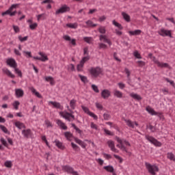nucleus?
Masks as SVG:
<instances>
[{"label":"nucleus","mask_w":175,"mask_h":175,"mask_svg":"<svg viewBox=\"0 0 175 175\" xmlns=\"http://www.w3.org/2000/svg\"><path fill=\"white\" fill-rule=\"evenodd\" d=\"M89 72L90 75L92 76V77H95V79H96V77H98L99 75H102L103 70H102V68H100V67L97 66L95 68L92 67L89 70Z\"/></svg>","instance_id":"obj_1"},{"label":"nucleus","mask_w":175,"mask_h":175,"mask_svg":"<svg viewBox=\"0 0 175 175\" xmlns=\"http://www.w3.org/2000/svg\"><path fill=\"white\" fill-rule=\"evenodd\" d=\"M145 165L148 172L152 175H157L155 172H159V167L155 165H152L150 163H146Z\"/></svg>","instance_id":"obj_2"},{"label":"nucleus","mask_w":175,"mask_h":175,"mask_svg":"<svg viewBox=\"0 0 175 175\" xmlns=\"http://www.w3.org/2000/svg\"><path fill=\"white\" fill-rule=\"evenodd\" d=\"M66 12H70V8L66 5H64L59 10H56L55 14H61L62 13H66Z\"/></svg>","instance_id":"obj_3"},{"label":"nucleus","mask_w":175,"mask_h":175,"mask_svg":"<svg viewBox=\"0 0 175 175\" xmlns=\"http://www.w3.org/2000/svg\"><path fill=\"white\" fill-rule=\"evenodd\" d=\"M6 64L10 68H13V69L17 68V62L13 58H10L6 60Z\"/></svg>","instance_id":"obj_4"},{"label":"nucleus","mask_w":175,"mask_h":175,"mask_svg":"<svg viewBox=\"0 0 175 175\" xmlns=\"http://www.w3.org/2000/svg\"><path fill=\"white\" fill-rule=\"evenodd\" d=\"M159 34L161 35V36H169L172 38V32L169 30H165V29H161Z\"/></svg>","instance_id":"obj_5"},{"label":"nucleus","mask_w":175,"mask_h":175,"mask_svg":"<svg viewBox=\"0 0 175 175\" xmlns=\"http://www.w3.org/2000/svg\"><path fill=\"white\" fill-rule=\"evenodd\" d=\"M110 95H111V92L109 90H103L101 92V96L103 99H107Z\"/></svg>","instance_id":"obj_6"},{"label":"nucleus","mask_w":175,"mask_h":175,"mask_svg":"<svg viewBox=\"0 0 175 175\" xmlns=\"http://www.w3.org/2000/svg\"><path fill=\"white\" fill-rule=\"evenodd\" d=\"M63 170H65L66 173H68L69 174H72L75 172V170L73 167L69 166V165H64L62 167Z\"/></svg>","instance_id":"obj_7"},{"label":"nucleus","mask_w":175,"mask_h":175,"mask_svg":"<svg viewBox=\"0 0 175 175\" xmlns=\"http://www.w3.org/2000/svg\"><path fill=\"white\" fill-rule=\"evenodd\" d=\"M74 139L77 144H79V146H81V147H82V148H85L87 147V144L81 141V139H79L77 137H75Z\"/></svg>","instance_id":"obj_8"},{"label":"nucleus","mask_w":175,"mask_h":175,"mask_svg":"<svg viewBox=\"0 0 175 175\" xmlns=\"http://www.w3.org/2000/svg\"><path fill=\"white\" fill-rule=\"evenodd\" d=\"M15 95L16 98H23L24 96V90L22 89H15Z\"/></svg>","instance_id":"obj_9"},{"label":"nucleus","mask_w":175,"mask_h":175,"mask_svg":"<svg viewBox=\"0 0 175 175\" xmlns=\"http://www.w3.org/2000/svg\"><path fill=\"white\" fill-rule=\"evenodd\" d=\"M2 72L8 75V77H11V79H14V77H16V75L12 74V72H10V70H9L8 68H3Z\"/></svg>","instance_id":"obj_10"},{"label":"nucleus","mask_w":175,"mask_h":175,"mask_svg":"<svg viewBox=\"0 0 175 175\" xmlns=\"http://www.w3.org/2000/svg\"><path fill=\"white\" fill-rule=\"evenodd\" d=\"M99 39H100V40H103V42L105 43H108V44H109V46H111V44H112L111 41H110V40L107 39V37H106L105 35H100Z\"/></svg>","instance_id":"obj_11"},{"label":"nucleus","mask_w":175,"mask_h":175,"mask_svg":"<svg viewBox=\"0 0 175 175\" xmlns=\"http://www.w3.org/2000/svg\"><path fill=\"white\" fill-rule=\"evenodd\" d=\"M59 114L62 117H63V118H65V120H67V121H69V122H70V116L68 115L70 114V113L66 112L64 113L63 111H61L59 112Z\"/></svg>","instance_id":"obj_12"},{"label":"nucleus","mask_w":175,"mask_h":175,"mask_svg":"<svg viewBox=\"0 0 175 175\" xmlns=\"http://www.w3.org/2000/svg\"><path fill=\"white\" fill-rule=\"evenodd\" d=\"M54 143H55V146H57L59 150H65V146H64L62 142H59V140L55 139Z\"/></svg>","instance_id":"obj_13"},{"label":"nucleus","mask_w":175,"mask_h":175,"mask_svg":"<svg viewBox=\"0 0 175 175\" xmlns=\"http://www.w3.org/2000/svg\"><path fill=\"white\" fill-rule=\"evenodd\" d=\"M22 133L23 135H24V136L28 139V137H29V136H31V133H32V132L31 131V129H28L27 130L24 129L22 131Z\"/></svg>","instance_id":"obj_14"},{"label":"nucleus","mask_w":175,"mask_h":175,"mask_svg":"<svg viewBox=\"0 0 175 175\" xmlns=\"http://www.w3.org/2000/svg\"><path fill=\"white\" fill-rule=\"evenodd\" d=\"M107 144L109 148H111V151H113V152H116L117 149H116V146H114V142L109 140L107 142Z\"/></svg>","instance_id":"obj_15"},{"label":"nucleus","mask_w":175,"mask_h":175,"mask_svg":"<svg viewBox=\"0 0 175 175\" xmlns=\"http://www.w3.org/2000/svg\"><path fill=\"white\" fill-rule=\"evenodd\" d=\"M57 125H59L60 128H62V129H64V131H66V129H68V126L65 125V123H64L62 120H57Z\"/></svg>","instance_id":"obj_16"},{"label":"nucleus","mask_w":175,"mask_h":175,"mask_svg":"<svg viewBox=\"0 0 175 175\" xmlns=\"http://www.w3.org/2000/svg\"><path fill=\"white\" fill-rule=\"evenodd\" d=\"M129 35H131V36H136L140 35V33H142V30L137 29L135 31H129Z\"/></svg>","instance_id":"obj_17"},{"label":"nucleus","mask_w":175,"mask_h":175,"mask_svg":"<svg viewBox=\"0 0 175 175\" xmlns=\"http://www.w3.org/2000/svg\"><path fill=\"white\" fill-rule=\"evenodd\" d=\"M30 90L32 94H33V95L37 96V98H39L40 99H42V98H43V96H42V95L38 92H37L35 88H31Z\"/></svg>","instance_id":"obj_18"},{"label":"nucleus","mask_w":175,"mask_h":175,"mask_svg":"<svg viewBox=\"0 0 175 175\" xmlns=\"http://www.w3.org/2000/svg\"><path fill=\"white\" fill-rule=\"evenodd\" d=\"M130 96L133 98V99H135V100H142V98L140 96V95L135 93H131L130 94Z\"/></svg>","instance_id":"obj_19"},{"label":"nucleus","mask_w":175,"mask_h":175,"mask_svg":"<svg viewBox=\"0 0 175 175\" xmlns=\"http://www.w3.org/2000/svg\"><path fill=\"white\" fill-rule=\"evenodd\" d=\"M38 54L41 56L40 58L42 62H46V61H49V57H47V55H44L43 52H39Z\"/></svg>","instance_id":"obj_20"},{"label":"nucleus","mask_w":175,"mask_h":175,"mask_svg":"<svg viewBox=\"0 0 175 175\" xmlns=\"http://www.w3.org/2000/svg\"><path fill=\"white\" fill-rule=\"evenodd\" d=\"M103 169L109 173H114V167H113V165L104 166Z\"/></svg>","instance_id":"obj_21"},{"label":"nucleus","mask_w":175,"mask_h":175,"mask_svg":"<svg viewBox=\"0 0 175 175\" xmlns=\"http://www.w3.org/2000/svg\"><path fill=\"white\" fill-rule=\"evenodd\" d=\"M122 16L124 20H125V21H127V23H129V21H131V16L126 12H122Z\"/></svg>","instance_id":"obj_22"},{"label":"nucleus","mask_w":175,"mask_h":175,"mask_svg":"<svg viewBox=\"0 0 175 175\" xmlns=\"http://www.w3.org/2000/svg\"><path fill=\"white\" fill-rule=\"evenodd\" d=\"M49 104L53 105V107L55 109H61V104L55 101H49Z\"/></svg>","instance_id":"obj_23"},{"label":"nucleus","mask_w":175,"mask_h":175,"mask_svg":"<svg viewBox=\"0 0 175 175\" xmlns=\"http://www.w3.org/2000/svg\"><path fill=\"white\" fill-rule=\"evenodd\" d=\"M78 76L81 79L82 83H84V84H87V83H88V79L87 78V77L81 75L80 74Z\"/></svg>","instance_id":"obj_24"},{"label":"nucleus","mask_w":175,"mask_h":175,"mask_svg":"<svg viewBox=\"0 0 175 175\" xmlns=\"http://www.w3.org/2000/svg\"><path fill=\"white\" fill-rule=\"evenodd\" d=\"M146 111H148V113L152 116H157V114H158V113H157V111H155L151 107H146Z\"/></svg>","instance_id":"obj_25"},{"label":"nucleus","mask_w":175,"mask_h":175,"mask_svg":"<svg viewBox=\"0 0 175 175\" xmlns=\"http://www.w3.org/2000/svg\"><path fill=\"white\" fill-rule=\"evenodd\" d=\"M66 26L68 28L76 29V28H77V23H67Z\"/></svg>","instance_id":"obj_26"},{"label":"nucleus","mask_w":175,"mask_h":175,"mask_svg":"<svg viewBox=\"0 0 175 175\" xmlns=\"http://www.w3.org/2000/svg\"><path fill=\"white\" fill-rule=\"evenodd\" d=\"M156 64L160 68H167V66H169L168 64H167V63H161V62H159L158 61L156 62Z\"/></svg>","instance_id":"obj_27"},{"label":"nucleus","mask_w":175,"mask_h":175,"mask_svg":"<svg viewBox=\"0 0 175 175\" xmlns=\"http://www.w3.org/2000/svg\"><path fill=\"white\" fill-rule=\"evenodd\" d=\"M86 24L88 27H92V28H95V27H97L98 24L94 23L92 21L89 20L86 21Z\"/></svg>","instance_id":"obj_28"},{"label":"nucleus","mask_w":175,"mask_h":175,"mask_svg":"<svg viewBox=\"0 0 175 175\" xmlns=\"http://www.w3.org/2000/svg\"><path fill=\"white\" fill-rule=\"evenodd\" d=\"M112 24L115 25V27H117L118 28H119L120 29H124V27H122V25L118 23L117 21H116V20H113L112 21Z\"/></svg>","instance_id":"obj_29"},{"label":"nucleus","mask_w":175,"mask_h":175,"mask_svg":"<svg viewBox=\"0 0 175 175\" xmlns=\"http://www.w3.org/2000/svg\"><path fill=\"white\" fill-rule=\"evenodd\" d=\"M0 129H1V131L3 132H4V133H7L8 135H10V131H9L5 126H3L2 124H0Z\"/></svg>","instance_id":"obj_30"},{"label":"nucleus","mask_w":175,"mask_h":175,"mask_svg":"<svg viewBox=\"0 0 175 175\" xmlns=\"http://www.w3.org/2000/svg\"><path fill=\"white\" fill-rule=\"evenodd\" d=\"M125 122L126 123V125L129 126L130 128H135V125L133 124V122H132V120H124Z\"/></svg>","instance_id":"obj_31"},{"label":"nucleus","mask_w":175,"mask_h":175,"mask_svg":"<svg viewBox=\"0 0 175 175\" xmlns=\"http://www.w3.org/2000/svg\"><path fill=\"white\" fill-rule=\"evenodd\" d=\"M14 69V72L16 75H18V76L19 77H21V79L23 77V72H21V70H20V69H18L17 67H16Z\"/></svg>","instance_id":"obj_32"},{"label":"nucleus","mask_w":175,"mask_h":175,"mask_svg":"<svg viewBox=\"0 0 175 175\" xmlns=\"http://www.w3.org/2000/svg\"><path fill=\"white\" fill-rule=\"evenodd\" d=\"M64 136L66 137L67 140H69L71 137H73V134L70 131H67L64 133Z\"/></svg>","instance_id":"obj_33"},{"label":"nucleus","mask_w":175,"mask_h":175,"mask_svg":"<svg viewBox=\"0 0 175 175\" xmlns=\"http://www.w3.org/2000/svg\"><path fill=\"white\" fill-rule=\"evenodd\" d=\"M89 59H90V55L83 57L82 59L80 61V64H81L82 65H84V64H85L87 61H89Z\"/></svg>","instance_id":"obj_34"},{"label":"nucleus","mask_w":175,"mask_h":175,"mask_svg":"<svg viewBox=\"0 0 175 175\" xmlns=\"http://www.w3.org/2000/svg\"><path fill=\"white\" fill-rule=\"evenodd\" d=\"M146 140L150 142V143H152V144H153L154 142L155 141V138H154V137H152L150 135H146Z\"/></svg>","instance_id":"obj_35"},{"label":"nucleus","mask_w":175,"mask_h":175,"mask_svg":"<svg viewBox=\"0 0 175 175\" xmlns=\"http://www.w3.org/2000/svg\"><path fill=\"white\" fill-rule=\"evenodd\" d=\"M72 128H74V129H75V131L79 133V135H81V133H83V131L80 130V129H79V127L76 126V124H75V123H72L71 124Z\"/></svg>","instance_id":"obj_36"},{"label":"nucleus","mask_w":175,"mask_h":175,"mask_svg":"<svg viewBox=\"0 0 175 175\" xmlns=\"http://www.w3.org/2000/svg\"><path fill=\"white\" fill-rule=\"evenodd\" d=\"M68 70L70 72H75L76 68H75V65L73 64H70L68 66Z\"/></svg>","instance_id":"obj_37"},{"label":"nucleus","mask_w":175,"mask_h":175,"mask_svg":"<svg viewBox=\"0 0 175 175\" xmlns=\"http://www.w3.org/2000/svg\"><path fill=\"white\" fill-rule=\"evenodd\" d=\"M114 96H117V98H122V92H121L118 90H115L114 91Z\"/></svg>","instance_id":"obj_38"},{"label":"nucleus","mask_w":175,"mask_h":175,"mask_svg":"<svg viewBox=\"0 0 175 175\" xmlns=\"http://www.w3.org/2000/svg\"><path fill=\"white\" fill-rule=\"evenodd\" d=\"M167 158H168V159H170V161H175L174 154L172 152L167 153Z\"/></svg>","instance_id":"obj_39"},{"label":"nucleus","mask_w":175,"mask_h":175,"mask_svg":"<svg viewBox=\"0 0 175 175\" xmlns=\"http://www.w3.org/2000/svg\"><path fill=\"white\" fill-rule=\"evenodd\" d=\"M70 106L72 110H75V107L76 106V100L72 99L70 102Z\"/></svg>","instance_id":"obj_40"},{"label":"nucleus","mask_w":175,"mask_h":175,"mask_svg":"<svg viewBox=\"0 0 175 175\" xmlns=\"http://www.w3.org/2000/svg\"><path fill=\"white\" fill-rule=\"evenodd\" d=\"M98 49H103V50H106V49H107V45H106L104 43H98Z\"/></svg>","instance_id":"obj_41"},{"label":"nucleus","mask_w":175,"mask_h":175,"mask_svg":"<svg viewBox=\"0 0 175 175\" xmlns=\"http://www.w3.org/2000/svg\"><path fill=\"white\" fill-rule=\"evenodd\" d=\"M12 106L14 107L15 110H18V106H20V102L19 101H14L12 103Z\"/></svg>","instance_id":"obj_42"},{"label":"nucleus","mask_w":175,"mask_h":175,"mask_svg":"<svg viewBox=\"0 0 175 175\" xmlns=\"http://www.w3.org/2000/svg\"><path fill=\"white\" fill-rule=\"evenodd\" d=\"M83 68H84V65H83L82 64H77V72H83Z\"/></svg>","instance_id":"obj_43"},{"label":"nucleus","mask_w":175,"mask_h":175,"mask_svg":"<svg viewBox=\"0 0 175 175\" xmlns=\"http://www.w3.org/2000/svg\"><path fill=\"white\" fill-rule=\"evenodd\" d=\"M133 55L134 57H135V58H137V59H142V55H140V53H139V51H135L133 53Z\"/></svg>","instance_id":"obj_44"},{"label":"nucleus","mask_w":175,"mask_h":175,"mask_svg":"<svg viewBox=\"0 0 175 175\" xmlns=\"http://www.w3.org/2000/svg\"><path fill=\"white\" fill-rule=\"evenodd\" d=\"M23 122H15V126L18 128V129H23Z\"/></svg>","instance_id":"obj_45"},{"label":"nucleus","mask_w":175,"mask_h":175,"mask_svg":"<svg viewBox=\"0 0 175 175\" xmlns=\"http://www.w3.org/2000/svg\"><path fill=\"white\" fill-rule=\"evenodd\" d=\"M124 72L126 75H127V79L128 80H131L130 76H131V71L127 68H124Z\"/></svg>","instance_id":"obj_46"},{"label":"nucleus","mask_w":175,"mask_h":175,"mask_svg":"<svg viewBox=\"0 0 175 175\" xmlns=\"http://www.w3.org/2000/svg\"><path fill=\"white\" fill-rule=\"evenodd\" d=\"M18 39L20 40V42H25L26 40H28V36L22 37L21 36H18Z\"/></svg>","instance_id":"obj_47"},{"label":"nucleus","mask_w":175,"mask_h":175,"mask_svg":"<svg viewBox=\"0 0 175 175\" xmlns=\"http://www.w3.org/2000/svg\"><path fill=\"white\" fill-rule=\"evenodd\" d=\"M154 146H156V147H161L162 146V143L159 142L157 140V139L153 141Z\"/></svg>","instance_id":"obj_48"},{"label":"nucleus","mask_w":175,"mask_h":175,"mask_svg":"<svg viewBox=\"0 0 175 175\" xmlns=\"http://www.w3.org/2000/svg\"><path fill=\"white\" fill-rule=\"evenodd\" d=\"M37 27H38V23H36L29 25V28L32 31H33V29H36Z\"/></svg>","instance_id":"obj_49"},{"label":"nucleus","mask_w":175,"mask_h":175,"mask_svg":"<svg viewBox=\"0 0 175 175\" xmlns=\"http://www.w3.org/2000/svg\"><path fill=\"white\" fill-rule=\"evenodd\" d=\"M12 28H13L15 33H18V32H20V27H18V26H16V25H13Z\"/></svg>","instance_id":"obj_50"},{"label":"nucleus","mask_w":175,"mask_h":175,"mask_svg":"<svg viewBox=\"0 0 175 175\" xmlns=\"http://www.w3.org/2000/svg\"><path fill=\"white\" fill-rule=\"evenodd\" d=\"M83 40L88 43L89 44H91V40H92V38L91 37H84Z\"/></svg>","instance_id":"obj_51"},{"label":"nucleus","mask_w":175,"mask_h":175,"mask_svg":"<svg viewBox=\"0 0 175 175\" xmlns=\"http://www.w3.org/2000/svg\"><path fill=\"white\" fill-rule=\"evenodd\" d=\"M104 132L105 133H106V135H107L108 136H114V133H111V131L105 129H104Z\"/></svg>","instance_id":"obj_52"},{"label":"nucleus","mask_w":175,"mask_h":175,"mask_svg":"<svg viewBox=\"0 0 175 175\" xmlns=\"http://www.w3.org/2000/svg\"><path fill=\"white\" fill-rule=\"evenodd\" d=\"M100 33H106V28L105 27H100L98 28Z\"/></svg>","instance_id":"obj_53"},{"label":"nucleus","mask_w":175,"mask_h":175,"mask_svg":"<svg viewBox=\"0 0 175 175\" xmlns=\"http://www.w3.org/2000/svg\"><path fill=\"white\" fill-rule=\"evenodd\" d=\"M146 128H149V129L151 131V132L154 133L155 131H157V129H155V126L150 124L149 126L147 125Z\"/></svg>","instance_id":"obj_54"},{"label":"nucleus","mask_w":175,"mask_h":175,"mask_svg":"<svg viewBox=\"0 0 175 175\" xmlns=\"http://www.w3.org/2000/svg\"><path fill=\"white\" fill-rule=\"evenodd\" d=\"M0 142L1 143H2L3 146H4L5 147H8V142H6L5 138L1 137Z\"/></svg>","instance_id":"obj_55"},{"label":"nucleus","mask_w":175,"mask_h":175,"mask_svg":"<svg viewBox=\"0 0 175 175\" xmlns=\"http://www.w3.org/2000/svg\"><path fill=\"white\" fill-rule=\"evenodd\" d=\"M92 88L93 91H94V92H96L97 94L99 93V89L98 88V86H96V85H92Z\"/></svg>","instance_id":"obj_56"},{"label":"nucleus","mask_w":175,"mask_h":175,"mask_svg":"<svg viewBox=\"0 0 175 175\" xmlns=\"http://www.w3.org/2000/svg\"><path fill=\"white\" fill-rule=\"evenodd\" d=\"M71 146L73 150H75V151H77V150H80V148H79V146H77L76 144L73 142L71 143Z\"/></svg>","instance_id":"obj_57"},{"label":"nucleus","mask_w":175,"mask_h":175,"mask_svg":"<svg viewBox=\"0 0 175 175\" xmlns=\"http://www.w3.org/2000/svg\"><path fill=\"white\" fill-rule=\"evenodd\" d=\"M81 109L84 111V113H86V114H88L90 109L88 107H85L84 105H81Z\"/></svg>","instance_id":"obj_58"},{"label":"nucleus","mask_w":175,"mask_h":175,"mask_svg":"<svg viewBox=\"0 0 175 175\" xmlns=\"http://www.w3.org/2000/svg\"><path fill=\"white\" fill-rule=\"evenodd\" d=\"M4 165L6 167H12V161H5Z\"/></svg>","instance_id":"obj_59"},{"label":"nucleus","mask_w":175,"mask_h":175,"mask_svg":"<svg viewBox=\"0 0 175 175\" xmlns=\"http://www.w3.org/2000/svg\"><path fill=\"white\" fill-rule=\"evenodd\" d=\"M63 39H64V40H66L67 42H70L72 40V38H70V36L68 35L64 36Z\"/></svg>","instance_id":"obj_60"},{"label":"nucleus","mask_w":175,"mask_h":175,"mask_svg":"<svg viewBox=\"0 0 175 175\" xmlns=\"http://www.w3.org/2000/svg\"><path fill=\"white\" fill-rule=\"evenodd\" d=\"M137 64L139 65V66H140V68H143V66H144L146 65V62H143V61H138Z\"/></svg>","instance_id":"obj_61"},{"label":"nucleus","mask_w":175,"mask_h":175,"mask_svg":"<svg viewBox=\"0 0 175 175\" xmlns=\"http://www.w3.org/2000/svg\"><path fill=\"white\" fill-rule=\"evenodd\" d=\"M114 158H116V159L119 160L120 163H122V161L123 159L121 158V157L117 155V154H113Z\"/></svg>","instance_id":"obj_62"},{"label":"nucleus","mask_w":175,"mask_h":175,"mask_svg":"<svg viewBox=\"0 0 175 175\" xmlns=\"http://www.w3.org/2000/svg\"><path fill=\"white\" fill-rule=\"evenodd\" d=\"M18 6V4H12L10 8L8 9V10L11 11L13 10V9H16Z\"/></svg>","instance_id":"obj_63"},{"label":"nucleus","mask_w":175,"mask_h":175,"mask_svg":"<svg viewBox=\"0 0 175 175\" xmlns=\"http://www.w3.org/2000/svg\"><path fill=\"white\" fill-rule=\"evenodd\" d=\"M103 117H104V120H107L110 118V115L107 113H104Z\"/></svg>","instance_id":"obj_64"}]
</instances>
